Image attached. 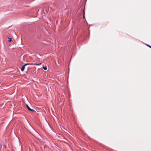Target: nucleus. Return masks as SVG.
Segmentation results:
<instances>
[{
	"instance_id": "4",
	"label": "nucleus",
	"mask_w": 151,
	"mask_h": 151,
	"mask_svg": "<svg viewBox=\"0 0 151 151\" xmlns=\"http://www.w3.org/2000/svg\"><path fill=\"white\" fill-rule=\"evenodd\" d=\"M8 38L9 39V40H8L9 42H10L11 41H12V39L11 38H10L8 37Z\"/></svg>"
},
{
	"instance_id": "5",
	"label": "nucleus",
	"mask_w": 151,
	"mask_h": 151,
	"mask_svg": "<svg viewBox=\"0 0 151 151\" xmlns=\"http://www.w3.org/2000/svg\"><path fill=\"white\" fill-rule=\"evenodd\" d=\"M83 17L84 19H85V15H84V13H85V12H84V10H83Z\"/></svg>"
},
{
	"instance_id": "2",
	"label": "nucleus",
	"mask_w": 151,
	"mask_h": 151,
	"mask_svg": "<svg viewBox=\"0 0 151 151\" xmlns=\"http://www.w3.org/2000/svg\"><path fill=\"white\" fill-rule=\"evenodd\" d=\"M26 106H27V108L29 110L33 111H35L33 109H31L26 104Z\"/></svg>"
},
{
	"instance_id": "1",
	"label": "nucleus",
	"mask_w": 151,
	"mask_h": 151,
	"mask_svg": "<svg viewBox=\"0 0 151 151\" xmlns=\"http://www.w3.org/2000/svg\"><path fill=\"white\" fill-rule=\"evenodd\" d=\"M41 63H25V64H24L22 67L21 68V71H23L25 68V67L27 65H40L41 64Z\"/></svg>"
},
{
	"instance_id": "3",
	"label": "nucleus",
	"mask_w": 151,
	"mask_h": 151,
	"mask_svg": "<svg viewBox=\"0 0 151 151\" xmlns=\"http://www.w3.org/2000/svg\"><path fill=\"white\" fill-rule=\"evenodd\" d=\"M43 68L45 70H46L47 69V68L46 66H43Z\"/></svg>"
},
{
	"instance_id": "6",
	"label": "nucleus",
	"mask_w": 151,
	"mask_h": 151,
	"mask_svg": "<svg viewBox=\"0 0 151 151\" xmlns=\"http://www.w3.org/2000/svg\"><path fill=\"white\" fill-rule=\"evenodd\" d=\"M146 45L148 46V47H150V48H151V46L148 45Z\"/></svg>"
}]
</instances>
